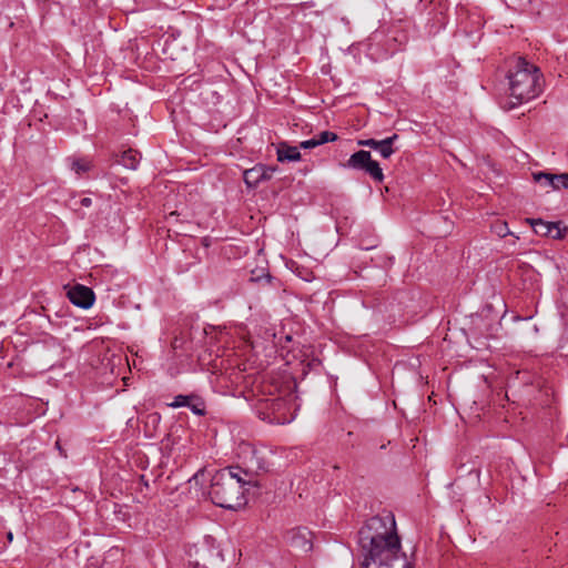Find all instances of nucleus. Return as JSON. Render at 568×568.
<instances>
[{
    "label": "nucleus",
    "instance_id": "1",
    "mask_svg": "<svg viewBox=\"0 0 568 568\" xmlns=\"http://www.w3.org/2000/svg\"><path fill=\"white\" fill-rule=\"evenodd\" d=\"M358 542L364 556L362 568H413L402 552L395 517L390 511L367 519L358 531Z\"/></svg>",
    "mask_w": 568,
    "mask_h": 568
},
{
    "label": "nucleus",
    "instance_id": "2",
    "mask_svg": "<svg viewBox=\"0 0 568 568\" xmlns=\"http://www.w3.org/2000/svg\"><path fill=\"white\" fill-rule=\"evenodd\" d=\"M239 467L224 468L216 471L211 479L209 491L212 503L219 507L237 510L246 504L244 486L251 483L240 476Z\"/></svg>",
    "mask_w": 568,
    "mask_h": 568
},
{
    "label": "nucleus",
    "instance_id": "3",
    "mask_svg": "<svg viewBox=\"0 0 568 568\" xmlns=\"http://www.w3.org/2000/svg\"><path fill=\"white\" fill-rule=\"evenodd\" d=\"M508 80L510 98L516 100L513 108L535 99L542 90L540 70L521 57L516 59L508 73Z\"/></svg>",
    "mask_w": 568,
    "mask_h": 568
},
{
    "label": "nucleus",
    "instance_id": "4",
    "mask_svg": "<svg viewBox=\"0 0 568 568\" xmlns=\"http://www.w3.org/2000/svg\"><path fill=\"white\" fill-rule=\"evenodd\" d=\"M347 166L362 171L371 178H384L382 168L377 161L372 159L369 151L361 150L353 153L347 161Z\"/></svg>",
    "mask_w": 568,
    "mask_h": 568
},
{
    "label": "nucleus",
    "instance_id": "5",
    "mask_svg": "<svg viewBox=\"0 0 568 568\" xmlns=\"http://www.w3.org/2000/svg\"><path fill=\"white\" fill-rule=\"evenodd\" d=\"M67 295L73 305L84 310L90 308L95 301L94 292L90 287L82 284H75L72 286L68 291Z\"/></svg>",
    "mask_w": 568,
    "mask_h": 568
},
{
    "label": "nucleus",
    "instance_id": "6",
    "mask_svg": "<svg viewBox=\"0 0 568 568\" xmlns=\"http://www.w3.org/2000/svg\"><path fill=\"white\" fill-rule=\"evenodd\" d=\"M397 139H398V135L394 134V135L388 136L383 140H375V139L359 140L358 145L369 148L371 150L376 152L379 156L387 159L395 152V150L393 148V143Z\"/></svg>",
    "mask_w": 568,
    "mask_h": 568
},
{
    "label": "nucleus",
    "instance_id": "7",
    "mask_svg": "<svg viewBox=\"0 0 568 568\" xmlns=\"http://www.w3.org/2000/svg\"><path fill=\"white\" fill-rule=\"evenodd\" d=\"M246 469L243 470L245 476L248 474H260L268 470L267 460L262 450L255 448L250 449V456L246 457Z\"/></svg>",
    "mask_w": 568,
    "mask_h": 568
},
{
    "label": "nucleus",
    "instance_id": "8",
    "mask_svg": "<svg viewBox=\"0 0 568 568\" xmlns=\"http://www.w3.org/2000/svg\"><path fill=\"white\" fill-rule=\"evenodd\" d=\"M172 408L189 407L195 415L202 416L205 414V406L202 400L195 396L178 395L173 402L169 404Z\"/></svg>",
    "mask_w": 568,
    "mask_h": 568
},
{
    "label": "nucleus",
    "instance_id": "9",
    "mask_svg": "<svg viewBox=\"0 0 568 568\" xmlns=\"http://www.w3.org/2000/svg\"><path fill=\"white\" fill-rule=\"evenodd\" d=\"M530 224L536 234L542 236H551L552 239H561L562 231L557 223L546 222L541 219L530 220Z\"/></svg>",
    "mask_w": 568,
    "mask_h": 568
},
{
    "label": "nucleus",
    "instance_id": "10",
    "mask_svg": "<svg viewBox=\"0 0 568 568\" xmlns=\"http://www.w3.org/2000/svg\"><path fill=\"white\" fill-rule=\"evenodd\" d=\"M301 159L300 148L290 145L285 142L280 143L277 148V160L280 162H293Z\"/></svg>",
    "mask_w": 568,
    "mask_h": 568
},
{
    "label": "nucleus",
    "instance_id": "11",
    "mask_svg": "<svg viewBox=\"0 0 568 568\" xmlns=\"http://www.w3.org/2000/svg\"><path fill=\"white\" fill-rule=\"evenodd\" d=\"M140 162V155L134 150L123 151L115 160V164L129 170H135Z\"/></svg>",
    "mask_w": 568,
    "mask_h": 568
},
{
    "label": "nucleus",
    "instance_id": "12",
    "mask_svg": "<svg viewBox=\"0 0 568 568\" xmlns=\"http://www.w3.org/2000/svg\"><path fill=\"white\" fill-rule=\"evenodd\" d=\"M67 162L71 171L77 175L90 172L92 166L91 161L85 158H69Z\"/></svg>",
    "mask_w": 568,
    "mask_h": 568
},
{
    "label": "nucleus",
    "instance_id": "13",
    "mask_svg": "<svg viewBox=\"0 0 568 568\" xmlns=\"http://www.w3.org/2000/svg\"><path fill=\"white\" fill-rule=\"evenodd\" d=\"M539 189L546 193L551 190L568 189V180H535Z\"/></svg>",
    "mask_w": 568,
    "mask_h": 568
},
{
    "label": "nucleus",
    "instance_id": "14",
    "mask_svg": "<svg viewBox=\"0 0 568 568\" xmlns=\"http://www.w3.org/2000/svg\"><path fill=\"white\" fill-rule=\"evenodd\" d=\"M293 544L300 546L304 552H308L313 549V544L311 540L306 539L305 536H294Z\"/></svg>",
    "mask_w": 568,
    "mask_h": 568
},
{
    "label": "nucleus",
    "instance_id": "15",
    "mask_svg": "<svg viewBox=\"0 0 568 568\" xmlns=\"http://www.w3.org/2000/svg\"><path fill=\"white\" fill-rule=\"evenodd\" d=\"M317 138V141L321 144H324V143H327V142H333L337 139V135L333 132H329V131H323L318 134Z\"/></svg>",
    "mask_w": 568,
    "mask_h": 568
},
{
    "label": "nucleus",
    "instance_id": "16",
    "mask_svg": "<svg viewBox=\"0 0 568 568\" xmlns=\"http://www.w3.org/2000/svg\"><path fill=\"white\" fill-rule=\"evenodd\" d=\"M531 178H568V173H551L539 171L531 174Z\"/></svg>",
    "mask_w": 568,
    "mask_h": 568
},
{
    "label": "nucleus",
    "instance_id": "17",
    "mask_svg": "<svg viewBox=\"0 0 568 568\" xmlns=\"http://www.w3.org/2000/svg\"><path fill=\"white\" fill-rule=\"evenodd\" d=\"M318 145H320V143L317 141V138L315 136V138H312L310 140L301 142L298 148H302V149H313V148L318 146Z\"/></svg>",
    "mask_w": 568,
    "mask_h": 568
},
{
    "label": "nucleus",
    "instance_id": "18",
    "mask_svg": "<svg viewBox=\"0 0 568 568\" xmlns=\"http://www.w3.org/2000/svg\"><path fill=\"white\" fill-rule=\"evenodd\" d=\"M497 233H498V235H500V236H506V235L509 233V231H508V229H507V224H506V223H501V224H499V225L497 226Z\"/></svg>",
    "mask_w": 568,
    "mask_h": 568
},
{
    "label": "nucleus",
    "instance_id": "19",
    "mask_svg": "<svg viewBox=\"0 0 568 568\" xmlns=\"http://www.w3.org/2000/svg\"><path fill=\"white\" fill-rule=\"evenodd\" d=\"M394 257L387 256L383 260V262H377L376 265L381 267H387L393 264Z\"/></svg>",
    "mask_w": 568,
    "mask_h": 568
},
{
    "label": "nucleus",
    "instance_id": "20",
    "mask_svg": "<svg viewBox=\"0 0 568 568\" xmlns=\"http://www.w3.org/2000/svg\"><path fill=\"white\" fill-rule=\"evenodd\" d=\"M160 420H161V416L156 413L148 416V424L151 423L152 425H156L160 423Z\"/></svg>",
    "mask_w": 568,
    "mask_h": 568
},
{
    "label": "nucleus",
    "instance_id": "21",
    "mask_svg": "<svg viewBox=\"0 0 568 568\" xmlns=\"http://www.w3.org/2000/svg\"><path fill=\"white\" fill-rule=\"evenodd\" d=\"M261 180H244L247 190H254L257 187Z\"/></svg>",
    "mask_w": 568,
    "mask_h": 568
},
{
    "label": "nucleus",
    "instance_id": "22",
    "mask_svg": "<svg viewBox=\"0 0 568 568\" xmlns=\"http://www.w3.org/2000/svg\"><path fill=\"white\" fill-rule=\"evenodd\" d=\"M91 202H92V201H91V199H90V197H83V199H81V201H80L81 205H82V206H85V207L90 206V205H91Z\"/></svg>",
    "mask_w": 568,
    "mask_h": 568
},
{
    "label": "nucleus",
    "instance_id": "23",
    "mask_svg": "<svg viewBox=\"0 0 568 568\" xmlns=\"http://www.w3.org/2000/svg\"><path fill=\"white\" fill-rule=\"evenodd\" d=\"M376 182H377V189H378V191H379V192H382V186H383L382 184H383L384 180H383V179H379V180H376Z\"/></svg>",
    "mask_w": 568,
    "mask_h": 568
},
{
    "label": "nucleus",
    "instance_id": "24",
    "mask_svg": "<svg viewBox=\"0 0 568 568\" xmlns=\"http://www.w3.org/2000/svg\"><path fill=\"white\" fill-rule=\"evenodd\" d=\"M7 537H8L9 541H12V539H13L12 532H8Z\"/></svg>",
    "mask_w": 568,
    "mask_h": 568
},
{
    "label": "nucleus",
    "instance_id": "25",
    "mask_svg": "<svg viewBox=\"0 0 568 568\" xmlns=\"http://www.w3.org/2000/svg\"><path fill=\"white\" fill-rule=\"evenodd\" d=\"M253 171H255V169H253ZM250 172H252V170H246V171H244V173H243V174H244V178H246V175H247Z\"/></svg>",
    "mask_w": 568,
    "mask_h": 568
},
{
    "label": "nucleus",
    "instance_id": "26",
    "mask_svg": "<svg viewBox=\"0 0 568 568\" xmlns=\"http://www.w3.org/2000/svg\"><path fill=\"white\" fill-rule=\"evenodd\" d=\"M258 178L265 179L267 178V174L265 172H262Z\"/></svg>",
    "mask_w": 568,
    "mask_h": 568
},
{
    "label": "nucleus",
    "instance_id": "27",
    "mask_svg": "<svg viewBox=\"0 0 568 568\" xmlns=\"http://www.w3.org/2000/svg\"><path fill=\"white\" fill-rule=\"evenodd\" d=\"M277 423H285V419H281L280 417L275 418Z\"/></svg>",
    "mask_w": 568,
    "mask_h": 568
},
{
    "label": "nucleus",
    "instance_id": "28",
    "mask_svg": "<svg viewBox=\"0 0 568 568\" xmlns=\"http://www.w3.org/2000/svg\"><path fill=\"white\" fill-rule=\"evenodd\" d=\"M384 187L387 192L389 191V185H384Z\"/></svg>",
    "mask_w": 568,
    "mask_h": 568
},
{
    "label": "nucleus",
    "instance_id": "29",
    "mask_svg": "<svg viewBox=\"0 0 568 568\" xmlns=\"http://www.w3.org/2000/svg\"><path fill=\"white\" fill-rule=\"evenodd\" d=\"M58 449H61V446L59 445V442L55 443Z\"/></svg>",
    "mask_w": 568,
    "mask_h": 568
},
{
    "label": "nucleus",
    "instance_id": "30",
    "mask_svg": "<svg viewBox=\"0 0 568 568\" xmlns=\"http://www.w3.org/2000/svg\"><path fill=\"white\" fill-rule=\"evenodd\" d=\"M374 246H366L365 250H371L373 248Z\"/></svg>",
    "mask_w": 568,
    "mask_h": 568
}]
</instances>
